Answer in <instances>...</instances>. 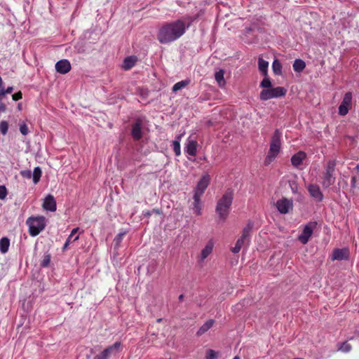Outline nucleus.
<instances>
[{"instance_id": "1", "label": "nucleus", "mask_w": 359, "mask_h": 359, "mask_svg": "<svg viewBox=\"0 0 359 359\" xmlns=\"http://www.w3.org/2000/svg\"><path fill=\"white\" fill-rule=\"evenodd\" d=\"M187 28L185 22L182 20L165 23L158 32L157 39L161 43H170L180 38Z\"/></svg>"}, {"instance_id": "2", "label": "nucleus", "mask_w": 359, "mask_h": 359, "mask_svg": "<svg viewBox=\"0 0 359 359\" xmlns=\"http://www.w3.org/2000/svg\"><path fill=\"white\" fill-rule=\"evenodd\" d=\"M233 199V192L231 190H228L217 201L215 211L217 213L219 219L224 221L226 219Z\"/></svg>"}, {"instance_id": "3", "label": "nucleus", "mask_w": 359, "mask_h": 359, "mask_svg": "<svg viewBox=\"0 0 359 359\" xmlns=\"http://www.w3.org/2000/svg\"><path fill=\"white\" fill-rule=\"evenodd\" d=\"M281 133L278 130H276L271 142L267 156L264 160L265 165H269L278 155L281 147Z\"/></svg>"}, {"instance_id": "4", "label": "nucleus", "mask_w": 359, "mask_h": 359, "mask_svg": "<svg viewBox=\"0 0 359 359\" xmlns=\"http://www.w3.org/2000/svg\"><path fill=\"white\" fill-rule=\"evenodd\" d=\"M26 224L28 226L29 235L35 237L45 229L46 219L43 216H32L27 218Z\"/></svg>"}, {"instance_id": "5", "label": "nucleus", "mask_w": 359, "mask_h": 359, "mask_svg": "<svg viewBox=\"0 0 359 359\" xmlns=\"http://www.w3.org/2000/svg\"><path fill=\"white\" fill-rule=\"evenodd\" d=\"M254 223L252 221H248L246 226L244 227L242 231V235L239 238L236 245L231 248V252L234 254L238 253L242 247L244 245H248L250 242V233L253 229Z\"/></svg>"}, {"instance_id": "6", "label": "nucleus", "mask_w": 359, "mask_h": 359, "mask_svg": "<svg viewBox=\"0 0 359 359\" xmlns=\"http://www.w3.org/2000/svg\"><path fill=\"white\" fill-rule=\"evenodd\" d=\"M336 167L335 161L330 160L327 162L325 166V171L323 173L322 185L324 188H328L335 182L334 171Z\"/></svg>"}, {"instance_id": "7", "label": "nucleus", "mask_w": 359, "mask_h": 359, "mask_svg": "<svg viewBox=\"0 0 359 359\" xmlns=\"http://www.w3.org/2000/svg\"><path fill=\"white\" fill-rule=\"evenodd\" d=\"M287 90L283 87H276L271 89H264L259 94L261 100H268L272 98H277L284 96Z\"/></svg>"}, {"instance_id": "8", "label": "nucleus", "mask_w": 359, "mask_h": 359, "mask_svg": "<svg viewBox=\"0 0 359 359\" xmlns=\"http://www.w3.org/2000/svg\"><path fill=\"white\" fill-rule=\"evenodd\" d=\"M121 346L122 344L120 341H116L96 355L93 359H109L111 357L116 356L120 352Z\"/></svg>"}, {"instance_id": "9", "label": "nucleus", "mask_w": 359, "mask_h": 359, "mask_svg": "<svg viewBox=\"0 0 359 359\" xmlns=\"http://www.w3.org/2000/svg\"><path fill=\"white\" fill-rule=\"evenodd\" d=\"M316 222H310L304 226L302 232L298 236V240L301 243L305 245L309 242L314 229L316 227Z\"/></svg>"}, {"instance_id": "10", "label": "nucleus", "mask_w": 359, "mask_h": 359, "mask_svg": "<svg viewBox=\"0 0 359 359\" xmlns=\"http://www.w3.org/2000/svg\"><path fill=\"white\" fill-rule=\"evenodd\" d=\"M210 182V176L208 174L203 175L194 189V195L202 196L205 189L208 188Z\"/></svg>"}, {"instance_id": "11", "label": "nucleus", "mask_w": 359, "mask_h": 359, "mask_svg": "<svg viewBox=\"0 0 359 359\" xmlns=\"http://www.w3.org/2000/svg\"><path fill=\"white\" fill-rule=\"evenodd\" d=\"M276 207L280 214L288 213L293 208V201L283 198L276 201Z\"/></svg>"}, {"instance_id": "12", "label": "nucleus", "mask_w": 359, "mask_h": 359, "mask_svg": "<svg viewBox=\"0 0 359 359\" xmlns=\"http://www.w3.org/2000/svg\"><path fill=\"white\" fill-rule=\"evenodd\" d=\"M353 95L351 92L346 93L343 98L341 103L339 107V114L345 116L348 113L349 109L352 105Z\"/></svg>"}, {"instance_id": "13", "label": "nucleus", "mask_w": 359, "mask_h": 359, "mask_svg": "<svg viewBox=\"0 0 359 359\" xmlns=\"http://www.w3.org/2000/svg\"><path fill=\"white\" fill-rule=\"evenodd\" d=\"M198 142L196 140L189 137L187 138L185 146L184 153L191 156H195L197 154Z\"/></svg>"}, {"instance_id": "14", "label": "nucleus", "mask_w": 359, "mask_h": 359, "mask_svg": "<svg viewBox=\"0 0 359 359\" xmlns=\"http://www.w3.org/2000/svg\"><path fill=\"white\" fill-rule=\"evenodd\" d=\"M310 196L317 202L323 200V194L320 191L319 186L311 184L307 187Z\"/></svg>"}, {"instance_id": "15", "label": "nucleus", "mask_w": 359, "mask_h": 359, "mask_svg": "<svg viewBox=\"0 0 359 359\" xmlns=\"http://www.w3.org/2000/svg\"><path fill=\"white\" fill-rule=\"evenodd\" d=\"M215 243L212 239L208 241L204 248L201 250L198 258L199 262H203L205 259L212 252Z\"/></svg>"}, {"instance_id": "16", "label": "nucleus", "mask_w": 359, "mask_h": 359, "mask_svg": "<svg viewBox=\"0 0 359 359\" xmlns=\"http://www.w3.org/2000/svg\"><path fill=\"white\" fill-rule=\"evenodd\" d=\"M55 69L57 72L65 74L71 70V64L68 60H60L56 62Z\"/></svg>"}, {"instance_id": "17", "label": "nucleus", "mask_w": 359, "mask_h": 359, "mask_svg": "<svg viewBox=\"0 0 359 359\" xmlns=\"http://www.w3.org/2000/svg\"><path fill=\"white\" fill-rule=\"evenodd\" d=\"M349 257L348 248L335 249L332 254V260H346Z\"/></svg>"}, {"instance_id": "18", "label": "nucleus", "mask_w": 359, "mask_h": 359, "mask_svg": "<svg viewBox=\"0 0 359 359\" xmlns=\"http://www.w3.org/2000/svg\"><path fill=\"white\" fill-rule=\"evenodd\" d=\"M43 208L46 210L50 212H54L56 210V201L52 195L49 194L45 198L43 203Z\"/></svg>"}, {"instance_id": "19", "label": "nucleus", "mask_w": 359, "mask_h": 359, "mask_svg": "<svg viewBox=\"0 0 359 359\" xmlns=\"http://www.w3.org/2000/svg\"><path fill=\"white\" fill-rule=\"evenodd\" d=\"M131 135L133 137L137 140H140L142 136V122L140 120L135 121L132 126Z\"/></svg>"}, {"instance_id": "20", "label": "nucleus", "mask_w": 359, "mask_h": 359, "mask_svg": "<svg viewBox=\"0 0 359 359\" xmlns=\"http://www.w3.org/2000/svg\"><path fill=\"white\" fill-rule=\"evenodd\" d=\"M306 154L305 152H297V154H294L291 158L292 165L295 168H299L302 164V162L306 158Z\"/></svg>"}, {"instance_id": "21", "label": "nucleus", "mask_w": 359, "mask_h": 359, "mask_svg": "<svg viewBox=\"0 0 359 359\" xmlns=\"http://www.w3.org/2000/svg\"><path fill=\"white\" fill-rule=\"evenodd\" d=\"M201 196L194 195L193 210L197 215H201L202 212Z\"/></svg>"}, {"instance_id": "22", "label": "nucleus", "mask_w": 359, "mask_h": 359, "mask_svg": "<svg viewBox=\"0 0 359 359\" xmlns=\"http://www.w3.org/2000/svg\"><path fill=\"white\" fill-rule=\"evenodd\" d=\"M215 320L212 319H210L207 320L200 328L196 332V335L198 337L202 336L206 332H208L214 325Z\"/></svg>"}, {"instance_id": "23", "label": "nucleus", "mask_w": 359, "mask_h": 359, "mask_svg": "<svg viewBox=\"0 0 359 359\" xmlns=\"http://www.w3.org/2000/svg\"><path fill=\"white\" fill-rule=\"evenodd\" d=\"M137 62V57L135 56H129L124 59L123 62V69L125 70H129L133 67L135 66V65Z\"/></svg>"}, {"instance_id": "24", "label": "nucleus", "mask_w": 359, "mask_h": 359, "mask_svg": "<svg viewBox=\"0 0 359 359\" xmlns=\"http://www.w3.org/2000/svg\"><path fill=\"white\" fill-rule=\"evenodd\" d=\"M269 62L259 57L258 59V69L259 72L264 75L267 76L268 74Z\"/></svg>"}, {"instance_id": "25", "label": "nucleus", "mask_w": 359, "mask_h": 359, "mask_svg": "<svg viewBox=\"0 0 359 359\" xmlns=\"http://www.w3.org/2000/svg\"><path fill=\"white\" fill-rule=\"evenodd\" d=\"M79 228H74L72 230L70 235L69 236V237L67 238V241H65V243L63 245V248H62L63 250H65L72 242L76 241L79 238V236H76L73 239V241H72V237L79 231Z\"/></svg>"}, {"instance_id": "26", "label": "nucleus", "mask_w": 359, "mask_h": 359, "mask_svg": "<svg viewBox=\"0 0 359 359\" xmlns=\"http://www.w3.org/2000/svg\"><path fill=\"white\" fill-rule=\"evenodd\" d=\"M10 240L7 237H3L0 239V252L6 254L9 249Z\"/></svg>"}, {"instance_id": "27", "label": "nucleus", "mask_w": 359, "mask_h": 359, "mask_svg": "<svg viewBox=\"0 0 359 359\" xmlns=\"http://www.w3.org/2000/svg\"><path fill=\"white\" fill-rule=\"evenodd\" d=\"M292 67L294 72H302L306 67V63L304 60L301 59H296L294 61Z\"/></svg>"}, {"instance_id": "28", "label": "nucleus", "mask_w": 359, "mask_h": 359, "mask_svg": "<svg viewBox=\"0 0 359 359\" xmlns=\"http://www.w3.org/2000/svg\"><path fill=\"white\" fill-rule=\"evenodd\" d=\"M42 175V171L40 167H35L33 172H32V177L34 184H36L40 181Z\"/></svg>"}, {"instance_id": "29", "label": "nucleus", "mask_w": 359, "mask_h": 359, "mask_svg": "<svg viewBox=\"0 0 359 359\" xmlns=\"http://www.w3.org/2000/svg\"><path fill=\"white\" fill-rule=\"evenodd\" d=\"M224 74V72L222 69L216 72L215 74V80L217 81L219 86H224L225 85Z\"/></svg>"}, {"instance_id": "30", "label": "nucleus", "mask_w": 359, "mask_h": 359, "mask_svg": "<svg viewBox=\"0 0 359 359\" xmlns=\"http://www.w3.org/2000/svg\"><path fill=\"white\" fill-rule=\"evenodd\" d=\"M272 69L276 75L282 74V65L278 60H274L272 63Z\"/></svg>"}, {"instance_id": "31", "label": "nucleus", "mask_w": 359, "mask_h": 359, "mask_svg": "<svg viewBox=\"0 0 359 359\" xmlns=\"http://www.w3.org/2000/svg\"><path fill=\"white\" fill-rule=\"evenodd\" d=\"M190 83V81L189 80H182V81H180L177 83H176L173 86H172V91L173 92H177L184 88H185L187 85H189Z\"/></svg>"}, {"instance_id": "32", "label": "nucleus", "mask_w": 359, "mask_h": 359, "mask_svg": "<svg viewBox=\"0 0 359 359\" xmlns=\"http://www.w3.org/2000/svg\"><path fill=\"white\" fill-rule=\"evenodd\" d=\"M180 136H178L177 137V140H174L172 142L173 146V151L176 156H180L181 154V149H180Z\"/></svg>"}, {"instance_id": "33", "label": "nucleus", "mask_w": 359, "mask_h": 359, "mask_svg": "<svg viewBox=\"0 0 359 359\" xmlns=\"http://www.w3.org/2000/svg\"><path fill=\"white\" fill-rule=\"evenodd\" d=\"M338 350L343 353H348L351 350V346L347 342H343L340 344Z\"/></svg>"}, {"instance_id": "34", "label": "nucleus", "mask_w": 359, "mask_h": 359, "mask_svg": "<svg viewBox=\"0 0 359 359\" xmlns=\"http://www.w3.org/2000/svg\"><path fill=\"white\" fill-rule=\"evenodd\" d=\"M260 86L264 88H269L271 86V80L267 76H264V79L260 83Z\"/></svg>"}, {"instance_id": "35", "label": "nucleus", "mask_w": 359, "mask_h": 359, "mask_svg": "<svg viewBox=\"0 0 359 359\" xmlns=\"http://www.w3.org/2000/svg\"><path fill=\"white\" fill-rule=\"evenodd\" d=\"M50 262V255L48 253L44 254L43 259L41 262V266L43 267H47Z\"/></svg>"}, {"instance_id": "36", "label": "nucleus", "mask_w": 359, "mask_h": 359, "mask_svg": "<svg viewBox=\"0 0 359 359\" xmlns=\"http://www.w3.org/2000/svg\"><path fill=\"white\" fill-rule=\"evenodd\" d=\"M8 130V123L6 121H2L0 123V132L3 135H6Z\"/></svg>"}, {"instance_id": "37", "label": "nucleus", "mask_w": 359, "mask_h": 359, "mask_svg": "<svg viewBox=\"0 0 359 359\" xmlns=\"http://www.w3.org/2000/svg\"><path fill=\"white\" fill-rule=\"evenodd\" d=\"M289 186L293 194H297L298 192V184L295 180H290Z\"/></svg>"}, {"instance_id": "38", "label": "nucleus", "mask_w": 359, "mask_h": 359, "mask_svg": "<svg viewBox=\"0 0 359 359\" xmlns=\"http://www.w3.org/2000/svg\"><path fill=\"white\" fill-rule=\"evenodd\" d=\"M20 131L23 135H27L29 133V131L28 127L25 122L20 123Z\"/></svg>"}, {"instance_id": "39", "label": "nucleus", "mask_w": 359, "mask_h": 359, "mask_svg": "<svg viewBox=\"0 0 359 359\" xmlns=\"http://www.w3.org/2000/svg\"><path fill=\"white\" fill-rule=\"evenodd\" d=\"M217 357V353L214 350L209 349L207 351L205 359H215Z\"/></svg>"}, {"instance_id": "40", "label": "nucleus", "mask_w": 359, "mask_h": 359, "mask_svg": "<svg viewBox=\"0 0 359 359\" xmlns=\"http://www.w3.org/2000/svg\"><path fill=\"white\" fill-rule=\"evenodd\" d=\"M8 191L4 185L0 186V200H4L7 196Z\"/></svg>"}, {"instance_id": "41", "label": "nucleus", "mask_w": 359, "mask_h": 359, "mask_svg": "<svg viewBox=\"0 0 359 359\" xmlns=\"http://www.w3.org/2000/svg\"><path fill=\"white\" fill-rule=\"evenodd\" d=\"M20 175L26 179H30L32 177V172L30 170H23L20 171Z\"/></svg>"}, {"instance_id": "42", "label": "nucleus", "mask_w": 359, "mask_h": 359, "mask_svg": "<svg viewBox=\"0 0 359 359\" xmlns=\"http://www.w3.org/2000/svg\"><path fill=\"white\" fill-rule=\"evenodd\" d=\"M4 96L2 95V93H0V113H3L6 111V104L2 102V100L4 99Z\"/></svg>"}, {"instance_id": "43", "label": "nucleus", "mask_w": 359, "mask_h": 359, "mask_svg": "<svg viewBox=\"0 0 359 359\" xmlns=\"http://www.w3.org/2000/svg\"><path fill=\"white\" fill-rule=\"evenodd\" d=\"M13 88L12 86H8L6 89H1L0 93H2V95L4 97L6 94H10L13 92Z\"/></svg>"}, {"instance_id": "44", "label": "nucleus", "mask_w": 359, "mask_h": 359, "mask_svg": "<svg viewBox=\"0 0 359 359\" xmlns=\"http://www.w3.org/2000/svg\"><path fill=\"white\" fill-rule=\"evenodd\" d=\"M126 235V232H121L116 236L114 241L117 244L120 243L123 240V236Z\"/></svg>"}, {"instance_id": "45", "label": "nucleus", "mask_w": 359, "mask_h": 359, "mask_svg": "<svg viewBox=\"0 0 359 359\" xmlns=\"http://www.w3.org/2000/svg\"><path fill=\"white\" fill-rule=\"evenodd\" d=\"M22 94L20 91H19L12 95V98L15 101L19 100L22 99Z\"/></svg>"}, {"instance_id": "46", "label": "nucleus", "mask_w": 359, "mask_h": 359, "mask_svg": "<svg viewBox=\"0 0 359 359\" xmlns=\"http://www.w3.org/2000/svg\"><path fill=\"white\" fill-rule=\"evenodd\" d=\"M355 182H356V177H352L351 180V187H355Z\"/></svg>"}, {"instance_id": "47", "label": "nucleus", "mask_w": 359, "mask_h": 359, "mask_svg": "<svg viewBox=\"0 0 359 359\" xmlns=\"http://www.w3.org/2000/svg\"><path fill=\"white\" fill-rule=\"evenodd\" d=\"M183 299H184V295H183V294H180V295L179 296V300H180V301H183Z\"/></svg>"}, {"instance_id": "48", "label": "nucleus", "mask_w": 359, "mask_h": 359, "mask_svg": "<svg viewBox=\"0 0 359 359\" xmlns=\"http://www.w3.org/2000/svg\"><path fill=\"white\" fill-rule=\"evenodd\" d=\"M145 216L147 217H149L151 215V213L149 212H147L145 214H144Z\"/></svg>"}, {"instance_id": "49", "label": "nucleus", "mask_w": 359, "mask_h": 359, "mask_svg": "<svg viewBox=\"0 0 359 359\" xmlns=\"http://www.w3.org/2000/svg\"><path fill=\"white\" fill-rule=\"evenodd\" d=\"M18 109H20V110L21 109V104H18Z\"/></svg>"}, {"instance_id": "50", "label": "nucleus", "mask_w": 359, "mask_h": 359, "mask_svg": "<svg viewBox=\"0 0 359 359\" xmlns=\"http://www.w3.org/2000/svg\"><path fill=\"white\" fill-rule=\"evenodd\" d=\"M233 359H240V357H239V356H238V355H236V356H235Z\"/></svg>"}, {"instance_id": "51", "label": "nucleus", "mask_w": 359, "mask_h": 359, "mask_svg": "<svg viewBox=\"0 0 359 359\" xmlns=\"http://www.w3.org/2000/svg\"><path fill=\"white\" fill-rule=\"evenodd\" d=\"M1 84H2V79H1V77L0 76V86H1Z\"/></svg>"}, {"instance_id": "52", "label": "nucleus", "mask_w": 359, "mask_h": 359, "mask_svg": "<svg viewBox=\"0 0 359 359\" xmlns=\"http://www.w3.org/2000/svg\"><path fill=\"white\" fill-rule=\"evenodd\" d=\"M78 52H79V53H81V52H82V50H80V49H78Z\"/></svg>"}, {"instance_id": "53", "label": "nucleus", "mask_w": 359, "mask_h": 359, "mask_svg": "<svg viewBox=\"0 0 359 359\" xmlns=\"http://www.w3.org/2000/svg\"><path fill=\"white\" fill-rule=\"evenodd\" d=\"M158 322H161V319H158L157 320Z\"/></svg>"}]
</instances>
